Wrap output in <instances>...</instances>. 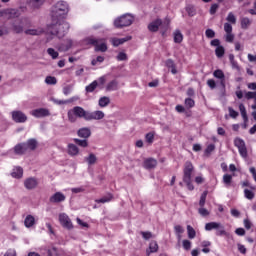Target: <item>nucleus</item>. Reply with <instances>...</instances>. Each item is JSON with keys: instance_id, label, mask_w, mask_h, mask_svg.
<instances>
[{"instance_id": "obj_1", "label": "nucleus", "mask_w": 256, "mask_h": 256, "mask_svg": "<svg viewBox=\"0 0 256 256\" xmlns=\"http://www.w3.org/2000/svg\"><path fill=\"white\" fill-rule=\"evenodd\" d=\"M70 27L69 22L63 20V18H58L57 21H52V24L48 27V32L50 35L58 37V39H63L69 33Z\"/></svg>"}, {"instance_id": "obj_2", "label": "nucleus", "mask_w": 256, "mask_h": 256, "mask_svg": "<svg viewBox=\"0 0 256 256\" xmlns=\"http://www.w3.org/2000/svg\"><path fill=\"white\" fill-rule=\"evenodd\" d=\"M69 13V4L65 1H58L51 11L52 21H59V19H64L65 15Z\"/></svg>"}, {"instance_id": "obj_3", "label": "nucleus", "mask_w": 256, "mask_h": 256, "mask_svg": "<svg viewBox=\"0 0 256 256\" xmlns=\"http://www.w3.org/2000/svg\"><path fill=\"white\" fill-rule=\"evenodd\" d=\"M67 117L70 123H77V119H84V121H88L89 111L85 110L81 106H75L68 110Z\"/></svg>"}, {"instance_id": "obj_4", "label": "nucleus", "mask_w": 256, "mask_h": 256, "mask_svg": "<svg viewBox=\"0 0 256 256\" xmlns=\"http://www.w3.org/2000/svg\"><path fill=\"white\" fill-rule=\"evenodd\" d=\"M31 27V20L29 18H21L20 20H12L8 23L12 33H16V35H21V33H25V27Z\"/></svg>"}, {"instance_id": "obj_5", "label": "nucleus", "mask_w": 256, "mask_h": 256, "mask_svg": "<svg viewBox=\"0 0 256 256\" xmlns=\"http://www.w3.org/2000/svg\"><path fill=\"white\" fill-rule=\"evenodd\" d=\"M133 21H135V16H133V14L126 13L114 20V27H116V29L130 27V25H133Z\"/></svg>"}, {"instance_id": "obj_6", "label": "nucleus", "mask_w": 256, "mask_h": 256, "mask_svg": "<svg viewBox=\"0 0 256 256\" xmlns=\"http://www.w3.org/2000/svg\"><path fill=\"white\" fill-rule=\"evenodd\" d=\"M102 41H103V39H101V38H98V39L94 38V37L86 38L87 45H93L95 47V51H97V52L100 51L101 53H105V51H107V44H105Z\"/></svg>"}, {"instance_id": "obj_7", "label": "nucleus", "mask_w": 256, "mask_h": 256, "mask_svg": "<svg viewBox=\"0 0 256 256\" xmlns=\"http://www.w3.org/2000/svg\"><path fill=\"white\" fill-rule=\"evenodd\" d=\"M234 145L237 147L241 157L245 159L247 157V146L245 145V140L241 138H235Z\"/></svg>"}, {"instance_id": "obj_8", "label": "nucleus", "mask_w": 256, "mask_h": 256, "mask_svg": "<svg viewBox=\"0 0 256 256\" xmlns=\"http://www.w3.org/2000/svg\"><path fill=\"white\" fill-rule=\"evenodd\" d=\"M11 115L14 123H26L27 121V115L23 113L21 110L12 111Z\"/></svg>"}, {"instance_id": "obj_9", "label": "nucleus", "mask_w": 256, "mask_h": 256, "mask_svg": "<svg viewBox=\"0 0 256 256\" xmlns=\"http://www.w3.org/2000/svg\"><path fill=\"white\" fill-rule=\"evenodd\" d=\"M31 115L33 117H36V119H41L43 117H49V115H51V112L47 108H38L32 110Z\"/></svg>"}, {"instance_id": "obj_10", "label": "nucleus", "mask_w": 256, "mask_h": 256, "mask_svg": "<svg viewBox=\"0 0 256 256\" xmlns=\"http://www.w3.org/2000/svg\"><path fill=\"white\" fill-rule=\"evenodd\" d=\"M161 25H163V20H161V18H158L150 22L147 26V29L148 31H150V33H157Z\"/></svg>"}, {"instance_id": "obj_11", "label": "nucleus", "mask_w": 256, "mask_h": 256, "mask_svg": "<svg viewBox=\"0 0 256 256\" xmlns=\"http://www.w3.org/2000/svg\"><path fill=\"white\" fill-rule=\"evenodd\" d=\"M59 221L65 229H73V223L71 222V218L65 213L59 215Z\"/></svg>"}, {"instance_id": "obj_12", "label": "nucleus", "mask_w": 256, "mask_h": 256, "mask_svg": "<svg viewBox=\"0 0 256 256\" xmlns=\"http://www.w3.org/2000/svg\"><path fill=\"white\" fill-rule=\"evenodd\" d=\"M192 173H193V163H191V161L185 162L183 181H189V179H191Z\"/></svg>"}, {"instance_id": "obj_13", "label": "nucleus", "mask_w": 256, "mask_h": 256, "mask_svg": "<svg viewBox=\"0 0 256 256\" xmlns=\"http://www.w3.org/2000/svg\"><path fill=\"white\" fill-rule=\"evenodd\" d=\"M105 117V113L101 110H96L94 112L88 111V121H100Z\"/></svg>"}, {"instance_id": "obj_14", "label": "nucleus", "mask_w": 256, "mask_h": 256, "mask_svg": "<svg viewBox=\"0 0 256 256\" xmlns=\"http://www.w3.org/2000/svg\"><path fill=\"white\" fill-rule=\"evenodd\" d=\"M37 185H39V181H37V178H35V177L27 178L24 181V187L26 189H28L29 191L35 189V187H37Z\"/></svg>"}, {"instance_id": "obj_15", "label": "nucleus", "mask_w": 256, "mask_h": 256, "mask_svg": "<svg viewBox=\"0 0 256 256\" xmlns=\"http://www.w3.org/2000/svg\"><path fill=\"white\" fill-rule=\"evenodd\" d=\"M65 199H67L65 197V194L61 193V192H56L54 193L50 198L49 201L50 203H63V201H65Z\"/></svg>"}, {"instance_id": "obj_16", "label": "nucleus", "mask_w": 256, "mask_h": 256, "mask_svg": "<svg viewBox=\"0 0 256 256\" xmlns=\"http://www.w3.org/2000/svg\"><path fill=\"white\" fill-rule=\"evenodd\" d=\"M213 76L220 80L222 89H225V73L221 69H217L213 72Z\"/></svg>"}, {"instance_id": "obj_17", "label": "nucleus", "mask_w": 256, "mask_h": 256, "mask_svg": "<svg viewBox=\"0 0 256 256\" xmlns=\"http://www.w3.org/2000/svg\"><path fill=\"white\" fill-rule=\"evenodd\" d=\"M24 145L26 147V151H35L37 149V139L30 138L26 142H24Z\"/></svg>"}, {"instance_id": "obj_18", "label": "nucleus", "mask_w": 256, "mask_h": 256, "mask_svg": "<svg viewBox=\"0 0 256 256\" xmlns=\"http://www.w3.org/2000/svg\"><path fill=\"white\" fill-rule=\"evenodd\" d=\"M131 36H126L124 38H112L111 43L113 47H119V45H123V43H127V41H131Z\"/></svg>"}, {"instance_id": "obj_19", "label": "nucleus", "mask_w": 256, "mask_h": 256, "mask_svg": "<svg viewBox=\"0 0 256 256\" xmlns=\"http://www.w3.org/2000/svg\"><path fill=\"white\" fill-rule=\"evenodd\" d=\"M144 169H155L157 167V160L154 158H147L143 162Z\"/></svg>"}, {"instance_id": "obj_20", "label": "nucleus", "mask_w": 256, "mask_h": 256, "mask_svg": "<svg viewBox=\"0 0 256 256\" xmlns=\"http://www.w3.org/2000/svg\"><path fill=\"white\" fill-rule=\"evenodd\" d=\"M78 137H81L82 139H89L91 137V129L87 127L80 128L77 131Z\"/></svg>"}, {"instance_id": "obj_21", "label": "nucleus", "mask_w": 256, "mask_h": 256, "mask_svg": "<svg viewBox=\"0 0 256 256\" xmlns=\"http://www.w3.org/2000/svg\"><path fill=\"white\" fill-rule=\"evenodd\" d=\"M14 153L15 155H25V153H27V148L25 146V143L22 142L14 146Z\"/></svg>"}, {"instance_id": "obj_22", "label": "nucleus", "mask_w": 256, "mask_h": 256, "mask_svg": "<svg viewBox=\"0 0 256 256\" xmlns=\"http://www.w3.org/2000/svg\"><path fill=\"white\" fill-rule=\"evenodd\" d=\"M27 3L31 9H41L45 0H28Z\"/></svg>"}, {"instance_id": "obj_23", "label": "nucleus", "mask_w": 256, "mask_h": 256, "mask_svg": "<svg viewBox=\"0 0 256 256\" xmlns=\"http://www.w3.org/2000/svg\"><path fill=\"white\" fill-rule=\"evenodd\" d=\"M223 225L219 222H210L205 224V231H213V229H222Z\"/></svg>"}, {"instance_id": "obj_24", "label": "nucleus", "mask_w": 256, "mask_h": 256, "mask_svg": "<svg viewBox=\"0 0 256 256\" xmlns=\"http://www.w3.org/2000/svg\"><path fill=\"white\" fill-rule=\"evenodd\" d=\"M185 11L186 13H188V17H195V15H197V8L195 7V5H186Z\"/></svg>"}, {"instance_id": "obj_25", "label": "nucleus", "mask_w": 256, "mask_h": 256, "mask_svg": "<svg viewBox=\"0 0 256 256\" xmlns=\"http://www.w3.org/2000/svg\"><path fill=\"white\" fill-rule=\"evenodd\" d=\"M68 154H70L71 157L79 155V147L75 144H68Z\"/></svg>"}, {"instance_id": "obj_26", "label": "nucleus", "mask_w": 256, "mask_h": 256, "mask_svg": "<svg viewBox=\"0 0 256 256\" xmlns=\"http://www.w3.org/2000/svg\"><path fill=\"white\" fill-rule=\"evenodd\" d=\"M24 225L27 229L33 227V225H35V217H33V215H27L24 220Z\"/></svg>"}, {"instance_id": "obj_27", "label": "nucleus", "mask_w": 256, "mask_h": 256, "mask_svg": "<svg viewBox=\"0 0 256 256\" xmlns=\"http://www.w3.org/2000/svg\"><path fill=\"white\" fill-rule=\"evenodd\" d=\"M159 251V245L157 244V241H152L149 244V250L146 251L147 255L150 253H157Z\"/></svg>"}, {"instance_id": "obj_28", "label": "nucleus", "mask_w": 256, "mask_h": 256, "mask_svg": "<svg viewBox=\"0 0 256 256\" xmlns=\"http://www.w3.org/2000/svg\"><path fill=\"white\" fill-rule=\"evenodd\" d=\"M84 161H86V163H88L89 166L95 165L97 163V156H95V154L93 153H90L88 157L84 158Z\"/></svg>"}, {"instance_id": "obj_29", "label": "nucleus", "mask_w": 256, "mask_h": 256, "mask_svg": "<svg viewBox=\"0 0 256 256\" xmlns=\"http://www.w3.org/2000/svg\"><path fill=\"white\" fill-rule=\"evenodd\" d=\"M239 110H240V113H241V116L243 118L244 123H248L249 117L247 116V109L245 108V105L240 104L239 105Z\"/></svg>"}, {"instance_id": "obj_30", "label": "nucleus", "mask_w": 256, "mask_h": 256, "mask_svg": "<svg viewBox=\"0 0 256 256\" xmlns=\"http://www.w3.org/2000/svg\"><path fill=\"white\" fill-rule=\"evenodd\" d=\"M12 177H14V179H21V177H23V168L21 167L14 168L12 172Z\"/></svg>"}, {"instance_id": "obj_31", "label": "nucleus", "mask_w": 256, "mask_h": 256, "mask_svg": "<svg viewBox=\"0 0 256 256\" xmlns=\"http://www.w3.org/2000/svg\"><path fill=\"white\" fill-rule=\"evenodd\" d=\"M25 35H31V36H39L41 33H43V30L40 29H26L24 30Z\"/></svg>"}, {"instance_id": "obj_32", "label": "nucleus", "mask_w": 256, "mask_h": 256, "mask_svg": "<svg viewBox=\"0 0 256 256\" xmlns=\"http://www.w3.org/2000/svg\"><path fill=\"white\" fill-rule=\"evenodd\" d=\"M118 85L119 83L117 82V80H112L107 84L106 91H117Z\"/></svg>"}, {"instance_id": "obj_33", "label": "nucleus", "mask_w": 256, "mask_h": 256, "mask_svg": "<svg viewBox=\"0 0 256 256\" xmlns=\"http://www.w3.org/2000/svg\"><path fill=\"white\" fill-rule=\"evenodd\" d=\"M98 85H99V83L97 82V80L93 81L91 84L86 86V88H85L86 93H93V91H95V89H97Z\"/></svg>"}, {"instance_id": "obj_34", "label": "nucleus", "mask_w": 256, "mask_h": 256, "mask_svg": "<svg viewBox=\"0 0 256 256\" xmlns=\"http://www.w3.org/2000/svg\"><path fill=\"white\" fill-rule=\"evenodd\" d=\"M233 181V176L231 174H224L223 175V183L226 187H231V183Z\"/></svg>"}, {"instance_id": "obj_35", "label": "nucleus", "mask_w": 256, "mask_h": 256, "mask_svg": "<svg viewBox=\"0 0 256 256\" xmlns=\"http://www.w3.org/2000/svg\"><path fill=\"white\" fill-rule=\"evenodd\" d=\"M109 103H111V99H109L107 96H104L99 99L98 105L99 107H107Z\"/></svg>"}, {"instance_id": "obj_36", "label": "nucleus", "mask_w": 256, "mask_h": 256, "mask_svg": "<svg viewBox=\"0 0 256 256\" xmlns=\"http://www.w3.org/2000/svg\"><path fill=\"white\" fill-rule=\"evenodd\" d=\"M183 42V34L181 30H176L174 32V43H182Z\"/></svg>"}, {"instance_id": "obj_37", "label": "nucleus", "mask_w": 256, "mask_h": 256, "mask_svg": "<svg viewBox=\"0 0 256 256\" xmlns=\"http://www.w3.org/2000/svg\"><path fill=\"white\" fill-rule=\"evenodd\" d=\"M187 233L188 238L195 239L197 237V232L195 231V228H193L191 225H187Z\"/></svg>"}, {"instance_id": "obj_38", "label": "nucleus", "mask_w": 256, "mask_h": 256, "mask_svg": "<svg viewBox=\"0 0 256 256\" xmlns=\"http://www.w3.org/2000/svg\"><path fill=\"white\" fill-rule=\"evenodd\" d=\"M250 26H251V19H249L248 17H244L241 19L242 29H249Z\"/></svg>"}, {"instance_id": "obj_39", "label": "nucleus", "mask_w": 256, "mask_h": 256, "mask_svg": "<svg viewBox=\"0 0 256 256\" xmlns=\"http://www.w3.org/2000/svg\"><path fill=\"white\" fill-rule=\"evenodd\" d=\"M215 55H216V57H218V59H221V57H223L225 55V47L218 46L215 49Z\"/></svg>"}, {"instance_id": "obj_40", "label": "nucleus", "mask_w": 256, "mask_h": 256, "mask_svg": "<svg viewBox=\"0 0 256 256\" xmlns=\"http://www.w3.org/2000/svg\"><path fill=\"white\" fill-rule=\"evenodd\" d=\"M184 105L186 109H193V107H195V100H193L192 98H186L184 101Z\"/></svg>"}, {"instance_id": "obj_41", "label": "nucleus", "mask_w": 256, "mask_h": 256, "mask_svg": "<svg viewBox=\"0 0 256 256\" xmlns=\"http://www.w3.org/2000/svg\"><path fill=\"white\" fill-rule=\"evenodd\" d=\"M74 143L78 145L79 147H88L89 143L87 142V139L84 138V140H81L79 138H74Z\"/></svg>"}, {"instance_id": "obj_42", "label": "nucleus", "mask_w": 256, "mask_h": 256, "mask_svg": "<svg viewBox=\"0 0 256 256\" xmlns=\"http://www.w3.org/2000/svg\"><path fill=\"white\" fill-rule=\"evenodd\" d=\"M244 197L249 201H252V199H255V193L249 189H244Z\"/></svg>"}, {"instance_id": "obj_43", "label": "nucleus", "mask_w": 256, "mask_h": 256, "mask_svg": "<svg viewBox=\"0 0 256 256\" xmlns=\"http://www.w3.org/2000/svg\"><path fill=\"white\" fill-rule=\"evenodd\" d=\"M47 53L52 59H57L59 57V52H57L54 48H48Z\"/></svg>"}, {"instance_id": "obj_44", "label": "nucleus", "mask_w": 256, "mask_h": 256, "mask_svg": "<svg viewBox=\"0 0 256 256\" xmlns=\"http://www.w3.org/2000/svg\"><path fill=\"white\" fill-rule=\"evenodd\" d=\"M207 201V191L203 192L200 196L199 206L200 208L205 207V202Z\"/></svg>"}, {"instance_id": "obj_45", "label": "nucleus", "mask_w": 256, "mask_h": 256, "mask_svg": "<svg viewBox=\"0 0 256 256\" xmlns=\"http://www.w3.org/2000/svg\"><path fill=\"white\" fill-rule=\"evenodd\" d=\"M45 83L47 85H57V78H55L53 76H47L45 78Z\"/></svg>"}, {"instance_id": "obj_46", "label": "nucleus", "mask_w": 256, "mask_h": 256, "mask_svg": "<svg viewBox=\"0 0 256 256\" xmlns=\"http://www.w3.org/2000/svg\"><path fill=\"white\" fill-rule=\"evenodd\" d=\"M216 235L218 237H223V235L225 237H229V233H227V231H225V227L222 226V228H218V230L216 231Z\"/></svg>"}, {"instance_id": "obj_47", "label": "nucleus", "mask_w": 256, "mask_h": 256, "mask_svg": "<svg viewBox=\"0 0 256 256\" xmlns=\"http://www.w3.org/2000/svg\"><path fill=\"white\" fill-rule=\"evenodd\" d=\"M226 20L234 25L237 23V18L235 17V14H233V12H229Z\"/></svg>"}, {"instance_id": "obj_48", "label": "nucleus", "mask_w": 256, "mask_h": 256, "mask_svg": "<svg viewBox=\"0 0 256 256\" xmlns=\"http://www.w3.org/2000/svg\"><path fill=\"white\" fill-rule=\"evenodd\" d=\"M117 61H127L129 58L127 57V53L119 52L116 56Z\"/></svg>"}, {"instance_id": "obj_49", "label": "nucleus", "mask_w": 256, "mask_h": 256, "mask_svg": "<svg viewBox=\"0 0 256 256\" xmlns=\"http://www.w3.org/2000/svg\"><path fill=\"white\" fill-rule=\"evenodd\" d=\"M228 111H229V116L232 119H237V117H239V112L235 111V109H233L232 107H229Z\"/></svg>"}, {"instance_id": "obj_50", "label": "nucleus", "mask_w": 256, "mask_h": 256, "mask_svg": "<svg viewBox=\"0 0 256 256\" xmlns=\"http://www.w3.org/2000/svg\"><path fill=\"white\" fill-rule=\"evenodd\" d=\"M65 48H60V51H69V49H71V47H73V40L68 39L66 40V44H65Z\"/></svg>"}, {"instance_id": "obj_51", "label": "nucleus", "mask_w": 256, "mask_h": 256, "mask_svg": "<svg viewBox=\"0 0 256 256\" xmlns=\"http://www.w3.org/2000/svg\"><path fill=\"white\" fill-rule=\"evenodd\" d=\"M205 35H206L207 39H213L215 37V32L213 31V29L208 28L205 31Z\"/></svg>"}, {"instance_id": "obj_52", "label": "nucleus", "mask_w": 256, "mask_h": 256, "mask_svg": "<svg viewBox=\"0 0 256 256\" xmlns=\"http://www.w3.org/2000/svg\"><path fill=\"white\" fill-rule=\"evenodd\" d=\"M2 28V32H3V35H9V33H11V26H7V24H3L1 26Z\"/></svg>"}, {"instance_id": "obj_53", "label": "nucleus", "mask_w": 256, "mask_h": 256, "mask_svg": "<svg viewBox=\"0 0 256 256\" xmlns=\"http://www.w3.org/2000/svg\"><path fill=\"white\" fill-rule=\"evenodd\" d=\"M218 9H219V4L217 3L212 4L209 10L210 15H215Z\"/></svg>"}, {"instance_id": "obj_54", "label": "nucleus", "mask_w": 256, "mask_h": 256, "mask_svg": "<svg viewBox=\"0 0 256 256\" xmlns=\"http://www.w3.org/2000/svg\"><path fill=\"white\" fill-rule=\"evenodd\" d=\"M73 91V86L72 85H67L63 87V93L64 95H71V92Z\"/></svg>"}, {"instance_id": "obj_55", "label": "nucleus", "mask_w": 256, "mask_h": 256, "mask_svg": "<svg viewBox=\"0 0 256 256\" xmlns=\"http://www.w3.org/2000/svg\"><path fill=\"white\" fill-rule=\"evenodd\" d=\"M245 99H247L248 101L251 99H255L256 102V92H246L245 93Z\"/></svg>"}, {"instance_id": "obj_56", "label": "nucleus", "mask_w": 256, "mask_h": 256, "mask_svg": "<svg viewBox=\"0 0 256 256\" xmlns=\"http://www.w3.org/2000/svg\"><path fill=\"white\" fill-rule=\"evenodd\" d=\"M198 213H199V215H201V217H208L209 210H207L205 207L199 208Z\"/></svg>"}, {"instance_id": "obj_57", "label": "nucleus", "mask_w": 256, "mask_h": 256, "mask_svg": "<svg viewBox=\"0 0 256 256\" xmlns=\"http://www.w3.org/2000/svg\"><path fill=\"white\" fill-rule=\"evenodd\" d=\"M182 247H183V249H185V251H189V249H191V241L183 240Z\"/></svg>"}, {"instance_id": "obj_58", "label": "nucleus", "mask_w": 256, "mask_h": 256, "mask_svg": "<svg viewBox=\"0 0 256 256\" xmlns=\"http://www.w3.org/2000/svg\"><path fill=\"white\" fill-rule=\"evenodd\" d=\"M71 192L72 193H85V186H80V187H77V188H71Z\"/></svg>"}, {"instance_id": "obj_59", "label": "nucleus", "mask_w": 256, "mask_h": 256, "mask_svg": "<svg viewBox=\"0 0 256 256\" xmlns=\"http://www.w3.org/2000/svg\"><path fill=\"white\" fill-rule=\"evenodd\" d=\"M174 230H175L176 235H181V234L185 233V229H183V226H181V225H176L174 227Z\"/></svg>"}, {"instance_id": "obj_60", "label": "nucleus", "mask_w": 256, "mask_h": 256, "mask_svg": "<svg viewBox=\"0 0 256 256\" xmlns=\"http://www.w3.org/2000/svg\"><path fill=\"white\" fill-rule=\"evenodd\" d=\"M213 151H215V144H210L205 149L206 155H210V153H213Z\"/></svg>"}, {"instance_id": "obj_61", "label": "nucleus", "mask_w": 256, "mask_h": 256, "mask_svg": "<svg viewBox=\"0 0 256 256\" xmlns=\"http://www.w3.org/2000/svg\"><path fill=\"white\" fill-rule=\"evenodd\" d=\"M141 235L143 237V239H145L146 241H149V239H151L153 237V234L151 232H141Z\"/></svg>"}, {"instance_id": "obj_62", "label": "nucleus", "mask_w": 256, "mask_h": 256, "mask_svg": "<svg viewBox=\"0 0 256 256\" xmlns=\"http://www.w3.org/2000/svg\"><path fill=\"white\" fill-rule=\"evenodd\" d=\"M224 31L226 33H233V26L230 23L224 24Z\"/></svg>"}, {"instance_id": "obj_63", "label": "nucleus", "mask_w": 256, "mask_h": 256, "mask_svg": "<svg viewBox=\"0 0 256 256\" xmlns=\"http://www.w3.org/2000/svg\"><path fill=\"white\" fill-rule=\"evenodd\" d=\"M207 85L210 87V89H215V87H217V83L213 79L207 80Z\"/></svg>"}, {"instance_id": "obj_64", "label": "nucleus", "mask_w": 256, "mask_h": 256, "mask_svg": "<svg viewBox=\"0 0 256 256\" xmlns=\"http://www.w3.org/2000/svg\"><path fill=\"white\" fill-rule=\"evenodd\" d=\"M47 256H57V248L53 247L52 249H48Z\"/></svg>"}]
</instances>
